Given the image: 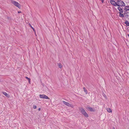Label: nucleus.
<instances>
[{
	"label": "nucleus",
	"instance_id": "obj_1",
	"mask_svg": "<svg viewBox=\"0 0 129 129\" xmlns=\"http://www.w3.org/2000/svg\"><path fill=\"white\" fill-rule=\"evenodd\" d=\"M117 6L119 7L125 6V4L124 2L121 0H118L116 1Z\"/></svg>",
	"mask_w": 129,
	"mask_h": 129
},
{
	"label": "nucleus",
	"instance_id": "obj_2",
	"mask_svg": "<svg viewBox=\"0 0 129 129\" xmlns=\"http://www.w3.org/2000/svg\"><path fill=\"white\" fill-rule=\"evenodd\" d=\"M80 110L81 111V113L86 117H88V115L85 111L84 109L82 108H81L80 109Z\"/></svg>",
	"mask_w": 129,
	"mask_h": 129
},
{
	"label": "nucleus",
	"instance_id": "obj_3",
	"mask_svg": "<svg viewBox=\"0 0 129 129\" xmlns=\"http://www.w3.org/2000/svg\"><path fill=\"white\" fill-rule=\"evenodd\" d=\"M11 3L13 4L18 7L19 9H20L21 7V5L18 2L13 0H12L11 1Z\"/></svg>",
	"mask_w": 129,
	"mask_h": 129
},
{
	"label": "nucleus",
	"instance_id": "obj_4",
	"mask_svg": "<svg viewBox=\"0 0 129 129\" xmlns=\"http://www.w3.org/2000/svg\"><path fill=\"white\" fill-rule=\"evenodd\" d=\"M40 98L41 99H46L49 100V98H48L46 95L44 94H40L39 95Z\"/></svg>",
	"mask_w": 129,
	"mask_h": 129
},
{
	"label": "nucleus",
	"instance_id": "obj_5",
	"mask_svg": "<svg viewBox=\"0 0 129 129\" xmlns=\"http://www.w3.org/2000/svg\"><path fill=\"white\" fill-rule=\"evenodd\" d=\"M62 103L66 106H68L69 107H71L73 108V105L70 104L69 103L66 102L64 101H62Z\"/></svg>",
	"mask_w": 129,
	"mask_h": 129
},
{
	"label": "nucleus",
	"instance_id": "obj_6",
	"mask_svg": "<svg viewBox=\"0 0 129 129\" xmlns=\"http://www.w3.org/2000/svg\"><path fill=\"white\" fill-rule=\"evenodd\" d=\"M110 3L112 5L116 6H117L116 2H115L113 0H111L110 1Z\"/></svg>",
	"mask_w": 129,
	"mask_h": 129
},
{
	"label": "nucleus",
	"instance_id": "obj_7",
	"mask_svg": "<svg viewBox=\"0 0 129 129\" xmlns=\"http://www.w3.org/2000/svg\"><path fill=\"white\" fill-rule=\"evenodd\" d=\"M87 109L89 111L91 112H94L95 111V110L94 109L89 106L87 107Z\"/></svg>",
	"mask_w": 129,
	"mask_h": 129
},
{
	"label": "nucleus",
	"instance_id": "obj_8",
	"mask_svg": "<svg viewBox=\"0 0 129 129\" xmlns=\"http://www.w3.org/2000/svg\"><path fill=\"white\" fill-rule=\"evenodd\" d=\"M2 93L5 95L6 97L9 98L10 97V96L6 92H2Z\"/></svg>",
	"mask_w": 129,
	"mask_h": 129
},
{
	"label": "nucleus",
	"instance_id": "obj_9",
	"mask_svg": "<svg viewBox=\"0 0 129 129\" xmlns=\"http://www.w3.org/2000/svg\"><path fill=\"white\" fill-rule=\"evenodd\" d=\"M117 9L120 12V13H122L123 12V10L122 8L120 7H118Z\"/></svg>",
	"mask_w": 129,
	"mask_h": 129
},
{
	"label": "nucleus",
	"instance_id": "obj_10",
	"mask_svg": "<svg viewBox=\"0 0 129 129\" xmlns=\"http://www.w3.org/2000/svg\"><path fill=\"white\" fill-rule=\"evenodd\" d=\"M124 9L125 10V11L129 10V6H125Z\"/></svg>",
	"mask_w": 129,
	"mask_h": 129
},
{
	"label": "nucleus",
	"instance_id": "obj_11",
	"mask_svg": "<svg viewBox=\"0 0 129 129\" xmlns=\"http://www.w3.org/2000/svg\"><path fill=\"white\" fill-rule=\"evenodd\" d=\"M124 23L126 24V26H129V22L127 21H125Z\"/></svg>",
	"mask_w": 129,
	"mask_h": 129
},
{
	"label": "nucleus",
	"instance_id": "obj_12",
	"mask_svg": "<svg viewBox=\"0 0 129 129\" xmlns=\"http://www.w3.org/2000/svg\"><path fill=\"white\" fill-rule=\"evenodd\" d=\"M107 111L109 113L111 112H112L111 109L110 108L107 109Z\"/></svg>",
	"mask_w": 129,
	"mask_h": 129
},
{
	"label": "nucleus",
	"instance_id": "obj_13",
	"mask_svg": "<svg viewBox=\"0 0 129 129\" xmlns=\"http://www.w3.org/2000/svg\"><path fill=\"white\" fill-rule=\"evenodd\" d=\"M29 26L33 29V31L35 32L36 31L35 30V29L33 27L30 23L29 24Z\"/></svg>",
	"mask_w": 129,
	"mask_h": 129
},
{
	"label": "nucleus",
	"instance_id": "obj_14",
	"mask_svg": "<svg viewBox=\"0 0 129 129\" xmlns=\"http://www.w3.org/2000/svg\"><path fill=\"white\" fill-rule=\"evenodd\" d=\"M119 16L120 17H124V15L122 13H121L120 12H119Z\"/></svg>",
	"mask_w": 129,
	"mask_h": 129
},
{
	"label": "nucleus",
	"instance_id": "obj_15",
	"mask_svg": "<svg viewBox=\"0 0 129 129\" xmlns=\"http://www.w3.org/2000/svg\"><path fill=\"white\" fill-rule=\"evenodd\" d=\"M83 89H84V91L87 94V90L86 89V88L84 87L83 88Z\"/></svg>",
	"mask_w": 129,
	"mask_h": 129
},
{
	"label": "nucleus",
	"instance_id": "obj_16",
	"mask_svg": "<svg viewBox=\"0 0 129 129\" xmlns=\"http://www.w3.org/2000/svg\"><path fill=\"white\" fill-rule=\"evenodd\" d=\"M25 78L27 80H28L29 82L30 80V79L28 77H25Z\"/></svg>",
	"mask_w": 129,
	"mask_h": 129
},
{
	"label": "nucleus",
	"instance_id": "obj_17",
	"mask_svg": "<svg viewBox=\"0 0 129 129\" xmlns=\"http://www.w3.org/2000/svg\"><path fill=\"white\" fill-rule=\"evenodd\" d=\"M59 67L60 68H61L62 67V66L61 63H59L58 64Z\"/></svg>",
	"mask_w": 129,
	"mask_h": 129
},
{
	"label": "nucleus",
	"instance_id": "obj_18",
	"mask_svg": "<svg viewBox=\"0 0 129 129\" xmlns=\"http://www.w3.org/2000/svg\"><path fill=\"white\" fill-rule=\"evenodd\" d=\"M33 108L34 109H36L37 108L36 106V105L34 106L33 107Z\"/></svg>",
	"mask_w": 129,
	"mask_h": 129
},
{
	"label": "nucleus",
	"instance_id": "obj_19",
	"mask_svg": "<svg viewBox=\"0 0 129 129\" xmlns=\"http://www.w3.org/2000/svg\"><path fill=\"white\" fill-rule=\"evenodd\" d=\"M40 110H41V108H39L38 109V110L39 111H40Z\"/></svg>",
	"mask_w": 129,
	"mask_h": 129
},
{
	"label": "nucleus",
	"instance_id": "obj_20",
	"mask_svg": "<svg viewBox=\"0 0 129 129\" xmlns=\"http://www.w3.org/2000/svg\"><path fill=\"white\" fill-rule=\"evenodd\" d=\"M18 13H21V11H18Z\"/></svg>",
	"mask_w": 129,
	"mask_h": 129
},
{
	"label": "nucleus",
	"instance_id": "obj_21",
	"mask_svg": "<svg viewBox=\"0 0 129 129\" xmlns=\"http://www.w3.org/2000/svg\"><path fill=\"white\" fill-rule=\"evenodd\" d=\"M105 96V98H106L107 97H106V95H105V96Z\"/></svg>",
	"mask_w": 129,
	"mask_h": 129
},
{
	"label": "nucleus",
	"instance_id": "obj_22",
	"mask_svg": "<svg viewBox=\"0 0 129 129\" xmlns=\"http://www.w3.org/2000/svg\"><path fill=\"white\" fill-rule=\"evenodd\" d=\"M113 129H115V128L114 127H113Z\"/></svg>",
	"mask_w": 129,
	"mask_h": 129
},
{
	"label": "nucleus",
	"instance_id": "obj_23",
	"mask_svg": "<svg viewBox=\"0 0 129 129\" xmlns=\"http://www.w3.org/2000/svg\"><path fill=\"white\" fill-rule=\"evenodd\" d=\"M0 81H1V80H0Z\"/></svg>",
	"mask_w": 129,
	"mask_h": 129
},
{
	"label": "nucleus",
	"instance_id": "obj_24",
	"mask_svg": "<svg viewBox=\"0 0 129 129\" xmlns=\"http://www.w3.org/2000/svg\"><path fill=\"white\" fill-rule=\"evenodd\" d=\"M0 81H1V80H0Z\"/></svg>",
	"mask_w": 129,
	"mask_h": 129
},
{
	"label": "nucleus",
	"instance_id": "obj_25",
	"mask_svg": "<svg viewBox=\"0 0 129 129\" xmlns=\"http://www.w3.org/2000/svg\"><path fill=\"white\" fill-rule=\"evenodd\" d=\"M0 81H1V80H0Z\"/></svg>",
	"mask_w": 129,
	"mask_h": 129
}]
</instances>
